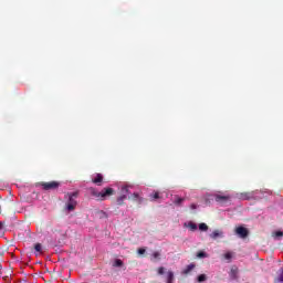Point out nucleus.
<instances>
[{"mask_svg": "<svg viewBox=\"0 0 283 283\" xmlns=\"http://www.w3.org/2000/svg\"><path fill=\"white\" fill-rule=\"evenodd\" d=\"M65 198H67L66 210L74 211V209H76V205H78V202L76 201V199L78 198V192H69Z\"/></svg>", "mask_w": 283, "mask_h": 283, "instance_id": "nucleus-1", "label": "nucleus"}, {"mask_svg": "<svg viewBox=\"0 0 283 283\" xmlns=\"http://www.w3.org/2000/svg\"><path fill=\"white\" fill-rule=\"evenodd\" d=\"M40 185L42 186V189L44 191H52V190L59 189V187H61V182H59V181H49V182L43 181Z\"/></svg>", "mask_w": 283, "mask_h": 283, "instance_id": "nucleus-2", "label": "nucleus"}, {"mask_svg": "<svg viewBox=\"0 0 283 283\" xmlns=\"http://www.w3.org/2000/svg\"><path fill=\"white\" fill-rule=\"evenodd\" d=\"M122 192L124 195H122L117 198V205L119 207H123V205H125V200H127V193H129V187H127V186L122 187Z\"/></svg>", "mask_w": 283, "mask_h": 283, "instance_id": "nucleus-3", "label": "nucleus"}, {"mask_svg": "<svg viewBox=\"0 0 283 283\" xmlns=\"http://www.w3.org/2000/svg\"><path fill=\"white\" fill-rule=\"evenodd\" d=\"M109 196H114V188H104L99 192V200H107Z\"/></svg>", "mask_w": 283, "mask_h": 283, "instance_id": "nucleus-4", "label": "nucleus"}, {"mask_svg": "<svg viewBox=\"0 0 283 283\" xmlns=\"http://www.w3.org/2000/svg\"><path fill=\"white\" fill-rule=\"evenodd\" d=\"M214 200L219 205H227L231 200V196L229 195H214Z\"/></svg>", "mask_w": 283, "mask_h": 283, "instance_id": "nucleus-5", "label": "nucleus"}, {"mask_svg": "<svg viewBox=\"0 0 283 283\" xmlns=\"http://www.w3.org/2000/svg\"><path fill=\"white\" fill-rule=\"evenodd\" d=\"M235 233L237 235H239V238H249V229L244 228V227H238L235 229Z\"/></svg>", "mask_w": 283, "mask_h": 283, "instance_id": "nucleus-6", "label": "nucleus"}, {"mask_svg": "<svg viewBox=\"0 0 283 283\" xmlns=\"http://www.w3.org/2000/svg\"><path fill=\"white\" fill-rule=\"evenodd\" d=\"M239 198L240 200H253V198H255V192H241Z\"/></svg>", "mask_w": 283, "mask_h": 283, "instance_id": "nucleus-7", "label": "nucleus"}, {"mask_svg": "<svg viewBox=\"0 0 283 283\" xmlns=\"http://www.w3.org/2000/svg\"><path fill=\"white\" fill-rule=\"evenodd\" d=\"M92 182H94V185H97V187H101V185H103V175L96 174L95 178L92 179Z\"/></svg>", "mask_w": 283, "mask_h": 283, "instance_id": "nucleus-8", "label": "nucleus"}, {"mask_svg": "<svg viewBox=\"0 0 283 283\" xmlns=\"http://www.w3.org/2000/svg\"><path fill=\"white\" fill-rule=\"evenodd\" d=\"M210 238L212 240H218V238H224V232H222L221 230H214L211 234Z\"/></svg>", "mask_w": 283, "mask_h": 283, "instance_id": "nucleus-9", "label": "nucleus"}, {"mask_svg": "<svg viewBox=\"0 0 283 283\" xmlns=\"http://www.w3.org/2000/svg\"><path fill=\"white\" fill-rule=\"evenodd\" d=\"M196 269V264L191 263L189 265L186 266V269L182 270L181 274L182 275H189V273Z\"/></svg>", "mask_w": 283, "mask_h": 283, "instance_id": "nucleus-10", "label": "nucleus"}, {"mask_svg": "<svg viewBox=\"0 0 283 283\" xmlns=\"http://www.w3.org/2000/svg\"><path fill=\"white\" fill-rule=\"evenodd\" d=\"M176 280V276L174 275L172 271H168L166 274V282L167 283H174V281Z\"/></svg>", "mask_w": 283, "mask_h": 283, "instance_id": "nucleus-11", "label": "nucleus"}, {"mask_svg": "<svg viewBox=\"0 0 283 283\" xmlns=\"http://www.w3.org/2000/svg\"><path fill=\"white\" fill-rule=\"evenodd\" d=\"M128 200H133L135 202H142L143 200L140 199V195L138 192H134L128 197Z\"/></svg>", "mask_w": 283, "mask_h": 283, "instance_id": "nucleus-12", "label": "nucleus"}, {"mask_svg": "<svg viewBox=\"0 0 283 283\" xmlns=\"http://www.w3.org/2000/svg\"><path fill=\"white\" fill-rule=\"evenodd\" d=\"M91 196H94L95 198H98L101 200V192L97 191L96 188H90Z\"/></svg>", "mask_w": 283, "mask_h": 283, "instance_id": "nucleus-13", "label": "nucleus"}, {"mask_svg": "<svg viewBox=\"0 0 283 283\" xmlns=\"http://www.w3.org/2000/svg\"><path fill=\"white\" fill-rule=\"evenodd\" d=\"M274 282H283V268L279 271V275Z\"/></svg>", "mask_w": 283, "mask_h": 283, "instance_id": "nucleus-14", "label": "nucleus"}, {"mask_svg": "<svg viewBox=\"0 0 283 283\" xmlns=\"http://www.w3.org/2000/svg\"><path fill=\"white\" fill-rule=\"evenodd\" d=\"M188 227L191 231H198V224H196L195 222H189Z\"/></svg>", "mask_w": 283, "mask_h": 283, "instance_id": "nucleus-15", "label": "nucleus"}, {"mask_svg": "<svg viewBox=\"0 0 283 283\" xmlns=\"http://www.w3.org/2000/svg\"><path fill=\"white\" fill-rule=\"evenodd\" d=\"M199 231H209V226H207V223H200Z\"/></svg>", "mask_w": 283, "mask_h": 283, "instance_id": "nucleus-16", "label": "nucleus"}, {"mask_svg": "<svg viewBox=\"0 0 283 283\" xmlns=\"http://www.w3.org/2000/svg\"><path fill=\"white\" fill-rule=\"evenodd\" d=\"M153 262H154V260H160V252H154L153 254H151V259H150Z\"/></svg>", "mask_w": 283, "mask_h": 283, "instance_id": "nucleus-17", "label": "nucleus"}, {"mask_svg": "<svg viewBox=\"0 0 283 283\" xmlns=\"http://www.w3.org/2000/svg\"><path fill=\"white\" fill-rule=\"evenodd\" d=\"M184 200H185V198L176 197V199H175L174 202H175L178 207H180V206L182 205Z\"/></svg>", "mask_w": 283, "mask_h": 283, "instance_id": "nucleus-18", "label": "nucleus"}, {"mask_svg": "<svg viewBox=\"0 0 283 283\" xmlns=\"http://www.w3.org/2000/svg\"><path fill=\"white\" fill-rule=\"evenodd\" d=\"M34 249H35V251H36L38 253H42V251H43V245H41V243H36V244L34 245Z\"/></svg>", "mask_w": 283, "mask_h": 283, "instance_id": "nucleus-19", "label": "nucleus"}, {"mask_svg": "<svg viewBox=\"0 0 283 283\" xmlns=\"http://www.w3.org/2000/svg\"><path fill=\"white\" fill-rule=\"evenodd\" d=\"M113 266H117V268L123 266V260H120V259L115 260Z\"/></svg>", "mask_w": 283, "mask_h": 283, "instance_id": "nucleus-20", "label": "nucleus"}, {"mask_svg": "<svg viewBox=\"0 0 283 283\" xmlns=\"http://www.w3.org/2000/svg\"><path fill=\"white\" fill-rule=\"evenodd\" d=\"M198 282H207V274H200L198 276Z\"/></svg>", "mask_w": 283, "mask_h": 283, "instance_id": "nucleus-21", "label": "nucleus"}, {"mask_svg": "<svg viewBox=\"0 0 283 283\" xmlns=\"http://www.w3.org/2000/svg\"><path fill=\"white\" fill-rule=\"evenodd\" d=\"M151 200H158L160 198V193L159 192H154L153 195H150Z\"/></svg>", "mask_w": 283, "mask_h": 283, "instance_id": "nucleus-22", "label": "nucleus"}, {"mask_svg": "<svg viewBox=\"0 0 283 283\" xmlns=\"http://www.w3.org/2000/svg\"><path fill=\"white\" fill-rule=\"evenodd\" d=\"M272 235H273V238H282L283 237V232L282 231H276Z\"/></svg>", "mask_w": 283, "mask_h": 283, "instance_id": "nucleus-23", "label": "nucleus"}, {"mask_svg": "<svg viewBox=\"0 0 283 283\" xmlns=\"http://www.w3.org/2000/svg\"><path fill=\"white\" fill-rule=\"evenodd\" d=\"M146 252H147V250H146L145 248H139V249L137 250V253H138L139 255H145Z\"/></svg>", "mask_w": 283, "mask_h": 283, "instance_id": "nucleus-24", "label": "nucleus"}, {"mask_svg": "<svg viewBox=\"0 0 283 283\" xmlns=\"http://www.w3.org/2000/svg\"><path fill=\"white\" fill-rule=\"evenodd\" d=\"M231 274L233 275V279L238 277V268L231 269Z\"/></svg>", "mask_w": 283, "mask_h": 283, "instance_id": "nucleus-25", "label": "nucleus"}, {"mask_svg": "<svg viewBox=\"0 0 283 283\" xmlns=\"http://www.w3.org/2000/svg\"><path fill=\"white\" fill-rule=\"evenodd\" d=\"M158 275H165V268L160 266L157 270Z\"/></svg>", "mask_w": 283, "mask_h": 283, "instance_id": "nucleus-26", "label": "nucleus"}, {"mask_svg": "<svg viewBox=\"0 0 283 283\" xmlns=\"http://www.w3.org/2000/svg\"><path fill=\"white\" fill-rule=\"evenodd\" d=\"M223 256L226 260H231V258H233V254L231 252H227Z\"/></svg>", "mask_w": 283, "mask_h": 283, "instance_id": "nucleus-27", "label": "nucleus"}, {"mask_svg": "<svg viewBox=\"0 0 283 283\" xmlns=\"http://www.w3.org/2000/svg\"><path fill=\"white\" fill-rule=\"evenodd\" d=\"M197 256H198V258H207V253H205V252H198Z\"/></svg>", "mask_w": 283, "mask_h": 283, "instance_id": "nucleus-28", "label": "nucleus"}, {"mask_svg": "<svg viewBox=\"0 0 283 283\" xmlns=\"http://www.w3.org/2000/svg\"><path fill=\"white\" fill-rule=\"evenodd\" d=\"M190 209H191L192 211L196 210V209H198V205L191 203V205H190Z\"/></svg>", "mask_w": 283, "mask_h": 283, "instance_id": "nucleus-29", "label": "nucleus"}, {"mask_svg": "<svg viewBox=\"0 0 283 283\" xmlns=\"http://www.w3.org/2000/svg\"><path fill=\"white\" fill-rule=\"evenodd\" d=\"M4 227H6V222L0 221V231H3Z\"/></svg>", "mask_w": 283, "mask_h": 283, "instance_id": "nucleus-30", "label": "nucleus"}]
</instances>
